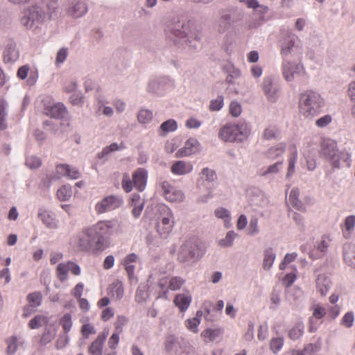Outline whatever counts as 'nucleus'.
Segmentation results:
<instances>
[{
  "instance_id": "nucleus-1",
  "label": "nucleus",
  "mask_w": 355,
  "mask_h": 355,
  "mask_svg": "<svg viewBox=\"0 0 355 355\" xmlns=\"http://www.w3.org/2000/svg\"><path fill=\"white\" fill-rule=\"evenodd\" d=\"M166 32L176 46L191 52L200 48L202 34L189 21L178 20L172 22L167 26Z\"/></svg>"
},
{
  "instance_id": "nucleus-2",
  "label": "nucleus",
  "mask_w": 355,
  "mask_h": 355,
  "mask_svg": "<svg viewBox=\"0 0 355 355\" xmlns=\"http://www.w3.org/2000/svg\"><path fill=\"white\" fill-rule=\"evenodd\" d=\"M116 226L114 220L99 221L86 227V234L93 243L95 249L103 250L106 247L107 238L112 234Z\"/></svg>"
},
{
  "instance_id": "nucleus-3",
  "label": "nucleus",
  "mask_w": 355,
  "mask_h": 355,
  "mask_svg": "<svg viewBox=\"0 0 355 355\" xmlns=\"http://www.w3.org/2000/svg\"><path fill=\"white\" fill-rule=\"evenodd\" d=\"M323 105V98L315 91L306 90L300 95V112L306 119H311L319 114Z\"/></svg>"
},
{
  "instance_id": "nucleus-4",
  "label": "nucleus",
  "mask_w": 355,
  "mask_h": 355,
  "mask_svg": "<svg viewBox=\"0 0 355 355\" xmlns=\"http://www.w3.org/2000/svg\"><path fill=\"white\" fill-rule=\"evenodd\" d=\"M250 134L249 125L244 121L237 123H227L223 126L218 132V138L225 142H241Z\"/></svg>"
},
{
  "instance_id": "nucleus-5",
  "label": "nucleus",
  "mask_w": 355,
  "mask_h": 355,
  "mask_svg": "<svg viewBox=\"0 0 355 355\" xmlns=\"http://www.w3.org/2000/svg\"><path fill=\"white\" fill-rule=\"evenodd\" d=\"M203 255L199 245L194 240H187L183 243L178 252V260L187 266L198 261Z\"/></svg>"
},
{
  "instance_id": "nucleus-6",
  "label": "nucleus",
  "mask_w": 355,
  "mask_h": 355,
  "mask_svg": "<svg viewBox=\"0 0 355 355\" xmlns=\"http://www.w3.org/2000/svg\"><path fill=\"white\" fill-rule=\"evenodd\" d=\"M241 19V15L235 8H223L218 10V17L214 23V29L219 33H224L232 26Z\"/></svg>"
},
{
  "instance_id": "nucleus-7",
  "label": "nucleus",
  "mask_w": 355,
  "mask_h": 355,
  "mask_svg": "<svg viewBox=\"0 0 355 355\" xmlns=\"http://www.w3.org/2000/svg\"><path fill=\"white\" fill-rule=\"evenodd\" d=\"M280 54L283 60H301L303 49L297 36L291 34L284 39L282 44Z\"/></svg>"
},
{
  "instance_id": "nucleus-8",
  "label": "nucleus",
  "mask_w": 355,
  "mask_h": 355,
  "mask_svg": "<svg viewBox=\"0 0 355 355\" xmlns=\"http://www.w3.org/2000/svg\"><path fill=\"white\" fill-rule=\"evenodd\" d=\"M282 71L283 76L287 82H292L295 78L303 76L305 73L302 64L293 62L289 59L282 60Z\"/></svg>"
},
{
  "instance_id": "nucleus-9",
  "label": "nucleus",
  "mask_w": 355,
  "mask_h": 355,
  "mask_svg": "<svg viewBox=\"0 0 355 355\" xmlns=\"http://www.w3.org/2000/svg\"><path fill=\"white\" fill-rule=\"evenodd\" d=\"M45 16L46 12L40 6H33L25 12L21 22L26 28H31L35 22L42 21Z\"/></svg>"
},
{
  "instance_id": "nucleus-10",
  "label": "nucleus",
  "mask_w": 355,
  "mask_h": 355,
  "mask_svg": "<svg viewBox=\"0 0 355 355\" xmlns=\"http://www.w3.org/2000/svg\"><path fill=\"white\" fill-rule=\"evenodd\" d=\"M123 204V198L119 196L111 195L104 198L96 203L95 210L98 214L110 211L120 207Z\"/></svg>"
},
{
  "instance_id": "nucleus-11",
  "label": "nucleus",
  "mask_w": 355,
  "mask_h": 355,
  "mask_svg": "<svg viewBox=\"0 0 355 355\" xmlns=\"http://www.w3.org/2000/svg\"><path fill=\"white\" fill-rule=\"evenodd\" d=\"M163 211V216L161 221L157 223V228L158 233L162 237H166L173 230L175 217L173 211L168 207L164 209Z\"/></svg>"
},
{
  "instance_id": "nucleus-12",
  "label": "nucleus",
  "mask_w": 355,
  "mask_h": 355,
  "mask_svg": "<svg viewBox=\"0 0 355 355\" xmlns=\"http://www.w3.org/2000/svg\"><path fill=\"white\" fill-rule=\"evenodd\" d=\"M338 150L337 143L335 141L330 139L322 141L320 153L331 162L332 166H338V159L336 156Z\"/></svg>"
},
{
  "instance_id": "nucleus-13",
  "label": "nucleus",
  "mask_w": 355,
  "mask_h": 355,
  "mask_svg": "<svg viewBox=\"0 0 355 355\" xmlns=\"http://www.w3.org/2000/svg\"><path fill=\"white\" fill-rule=\"evenodd\" d=\"M200 150V144L196 138H189L186 141L182 148L176 153V157H186L198 153Z\"/></svg>"
},
{
  "instance_id": "nucleus-14",
  "label": "nucleus",
  "mask_w": 355,
  "mask_h": 355,
  "mask_svg": "<svg viewBox=\"0 0 355 355\" xmlns=\"http://www.w3.org/2000/svg\"><path fill=\"white\" fill-rule=\"evenodd\" d=\"M109 331L104 330L101 332L96 338L91 343L88 347L89 355H102L104 343L108 336Z\"/></svg>"
},
{
  "instance_id": "nucleus-15",
  "label": "nucleus",
  "mask_w": 355,
  "mask_h": 355,
  "mask_svg": "<svg viewBox=\"0 0 355 355\" xmlns=\"http://www.w3.org/2000/svg\"><path fill=\"white\" fill-rule=\"evenodd\" d=\"M37 216L47 228L55 230L58 227V220L53 212L40 208Z\"/></svg>"
},
{
  "instance_id": "nucleus-16",
  "label": "nucleus",
  "mask_w": 355,
  "mask_h": 355,
  "mask_svg": "<svg viewBox=\"0 0 355 355\" xmlns=\"http://www.w3.org/2000/svg\"><path fill=\"white\" fill-rule=\"evenodd\" d=\"M88 11L87 3L81 0L72 3L67 9V14L73 18H79L84 16Z\"/></svg>"
},
{
  "instance_id": "nucleus-17",
  "label": "nucleus",
  "mask_w": 355,
  "mask_h": 355,
  "mask_svg": "<svg viewBox=\"0 0 355 355\" xmlns=\"http://www.w3.org/2000/svg\"><path fill=\"white\" fill-rule=\"evenodd\" d=\"M263 90L268 100L275 103L278 99V88L273 84L270 77H266L263 81Z\"/></svg>"
},
{
  "instance_id": "nucleus-18",
  "label": "nucleus",
  "mask_w": 355,
  "mask_h": 355,
  "mask_svg": "<svg viewBox=\"0 0 355 355\" xmlns=\"http://www.w3.org/2000/svg\"><path fill=\"white\" fill-rule=\"evenodd\" d=\"M46 114L52 118L65 119L69 116V112L62 103H56L46 109Z\"/></svg>"
},
{
  "instance_id": "nucleus-19",
  "label": "nucleus",
  "mask_w": 355,
  "mask_h": 355,
  "mask_svg": "<svg viewBox=\"0 0 355 355\" xmlns=\"http://www.w3.org/2000/svg\"><path fill=\"white\" fill-rule=\"evenodd\" d=\"M193 164L190 162L175 161L171 166V171L175 175H185L193 171Z\"/></svg>"
},
{
  "instance_id": "nucleus-20",
  "label": "nucleus",
  "mask_w": 355,
  "mask_h": 355,
  "mask_svg": "<svg viewBox=\"0 0 355 355\" xmlns=\"http://www.w3.org/2000/svg\"><path fill=\"white\" fill-rule=\"evenodd\" d=\"M148 173L144 168H139L132 174V182L139 191H143L146 186Z\"/></svg>"
},
{
  "instance_id": "nucleus-21",
  "label": "nucleus",
  "mask_w": 355,
  "mask_h": 355,
  "mask_svg": "<svg viewBox=\"0 0 355 355\" xmlns=\"http://www.w3.org/2000/svg\"><path fill=\"white\" fill-rule=\"evenodd\" d=\"M201 175L202 176L198 180V187L200 188L203 185L209 189H211L210 184L213 185L214 182L217 180L216 171L207 167L202 170Z\"/></svg>"
},
{
  "instance_id": "nucleus-22",
  "label": "nucleus",
  "mask_w": 355,
  "mask_h": 355,
  "mask_svg": "<svg viewBox=\"0 0 355 355\" xmlns=\"http://www.w3.org/2000/svg\"><path fill=\"white\" fill-rule=\"evenodd\" d=\"M19 57V52L17 49L16 44L12 41L8 42L3 51L4 62H13L17 60Z\"/></svg>"
},
{
  "instance_id": "nucleus-23",
  "label": "nucleus",
  "mask_w": 355,
  "mask_h": 355,
  "mask_svg": "<svg viewBox=\"0 0 355 355\" xmlns=\"http://www.w3.org/2000/svg\"><path fill=\"white\" fill-rule=\"evenodd\" d=\"M286 150V144L284 143H279L274 146L270 147L265 152V157L270 159L274 160L276 159H280L282 157Z\"/></svg>"
},
{
  "instance_id": "nucleus-24",
  "label": "nucleus",
  "mask_w": 355,
  "mask_h": 355,
  "mask_svg": "<svg viewBox=\"0 0 355 355\" xmlns=\"http://www.w3.org/2000/svg\"><path fill=\"white\" fill-rule=\"evenodd\" d=\"M76 240L78 247L82 251H88L94 246L92 241L87 236L85 228L76 235Z\"/></svg>"
},
{
  "instance_id": "nucleus-25",
  "label": "nucleus",
  "mask_w": 355,
  "mask_h": 355,
  "mask_svg": "<svg viewBox=\"0 0 355 355\" xmlns=\"http://www.w3.org/2000/svg\"><path fill=\"white\" fill-rule=\"evenodd\" d=\"M300 191L297 188H293L289 194L288 203L298 211L304 212L306 207L303 202L299 199Z\"/></svg>"
},
{
  "instance_id": "nucleus-26",
  "label": "nucleus",
  "mask_w": 355,
  "mask_h": 355,
  "mask_svg": "<svg viewBox=\"0 0 355 355\" xmlns=\"http://www.w3.org/2000/svg\"><path fill=\"white\" fill-rule=\"evenodd\" d=\"M317 291L324 296L329 291L331 286V281L329 277L324 274L319 275L315 281Z\"/></svg>"
},
{
  "instance_id": "nucleus-27",
  "label": "nucleus",
  "mask_w": 355,
  "mask_h": 355,
  "mask_svg": "<svg viewBox=\"0 0 355 355\" xmlns=\"http://www.w3.org/2000/svg\"><path fill=\"white\" fill-rule=\"evenodd\" d=\"M192 297L187 293H181L175 296L174 303L178 307L180 311H185L191 302Z\"/></svg>"
},
{
  "instance_id": "nucleus-28",
  "label": "nucleus",
  "mask_w": 355,
  "mask_h": 355,
  "mask_svg": "<svg viewBox=\"0 0 355 355\" xmlns=\"http://www.w3.org/2000/svg\"><path fill=\"white\" fill-rule=\"evenodd\" d=\"M249 196L256 197L255 198L250 197V202L252 205L262 207L266 202L263 193L259 189L254 188L250 189L249 191Z\"/></svg>"
},
{
  "instance_id": "nucleus-29",
  "label": "nucleus",
  "mask_w": 355,
  "mask_h": 355,
  "mask_svg": "<svg viewBox=\"0 0 355 355\" xmlns=\"http://www.w3.org/2000/svg\"><path fill=\"white\" fill-rule=\"evenodd\" d=\"M178 128V123L174 119H168L163 122L159 129L158 134L161 137H166L169 132H175Z\"/></svg>"
},
{
  "instance_id": "nucleus-30",
  "label": "nucleus",
  "mask_w": 355,
  "mask_h": 355,
  "mask_svg": "<svg viewBox=\"0 0 355 355\" xmlns=\"http://www.w3.org/2000/svg\"><path fill=\"white\" fill-rule=\"evenodd\" d=\"M123 145L121 144L120 146L116 143H112L110 146H107L103 148V150L98 153L97 157L99 159H103V163L107 160V157L113 152L122 150Z\"/></svg>"
},
{
  "instance_id": "nucleus-31",
  "label": "nucleus",
  "mask_w": 355,
  "mask_h": 355,
  "mask_svg": "<svg viewBox=\"0 0 355 355\" xmlns=\"http://www.w3.org/2000/svg\"><path fill=\"white\" fill-rule=\"evenodd\" d=\"M276 258V254L275 253L272 248H267L263 251V260L262 266L265 270H269L274 263Z\"/></svg>"
},
{
  "instance_id": "nucleus-32",
  "label": "nucleus",
  "mask_w": 355,
  "mask_h": 355,
  "mask_svg": "<svg viewBox=\"0 0 355 355\" xmlns=\"http://www.w3.org/2000/svg\"><path fill=\"white\" fill-rule=\"evenodd\" d=\"M146 90L148 93L162 95L164 92V86L160 80L152 79L148 82Z\"/></svg>"
},
{
  "instance_id": "nucleus-33",
  "label": "nucleus",
  "mask_w": 355,
  "mask_h": 355,
  "mask_svg": "<svg viewBox=\"0 0 355 355\" xmlns=\"http://www.w3.org/2000/svg\"><path fill=\"white\" fill-rule=\"evenodd\" d=\"M284 158L277 161L275 164L270 165L266 169H261L259 175L263 177L268 176L270 175H275L283 168Z\"/></svg>"
},
{
  "instance_id": "nucleus-34",
  "label": "nucleus",
  "mask_w": 355,
  "mask_h": 355,
  "mask_svg": "<svg viewBox=\"0 0 355 355\" xmlns=\"http://www.w3.org/2000/svg\"><path fill=\"white\" fill-rule=\"evenodd\" d=\"M81 322L83 324L80 329V333L84 339H88L91 335L96 334V329L95 327L94 324L89 322L88 318L82 319Z\"/></svg>"
},
{
  "instance_id": "nucleus-35",
  "label": "nucleus",
  "mask_w": 355,
  "mask_h": 355,
  "mask_svg": "<svg viewBox=\"0 0 355 355\" xmlns=\"http://www.w3.org/2000/svg\"><path fill=\"white\" fill-rule=\"evenodd\" d=\"M336 159H338V166H333L334 168H339L340 166V162L345 164L347 167H350L352 164V155L347 150L338 151L336 153Z\"/></svg>"
},
{
  "instance_id": "nucleus-36",
  "label": "nucleus",
  "mask_w": 355,
  "mask_h": 355,
  "mask_svg": "<svg viewBox=\"0 0 355 355\" xmlns=\"http://www.w3.org/2000/svg\"><path fill=\"white\" fill-rule=\"evenodd\" d=\"M304 325L302 322H296L288 331V337L291 340H297L304 334Z\"/></svg>"
},
{
  "instance_id": "nucleus-37",
  "label": "nucleus",
  "mask_w": 355,
  "mask_h": 355,
  "mask_svg": "<svg viewBox=\"0 0 355 355\" xmlns=\"http://www.w3.org/2000/svg\"><path fill=\"white\" fill-rule=\"evenodd\" d=\"M227 76L226 78V82L228 84H233L235 81L241 78V71L235 67L234 65H230L227 67Z\"/></svg>"
},
{
  "instance_id": "nucleus-38",
  "label": "nucleus",
  "mask_w": 355,
  "mask_h": 355,
  "mask_svg": "<svg viewBox=\"0 0 355 355\" xmlns=\"http://www.w3.org/2000/svg\"><path fill=\"white\" fill-rule=\"evenodd\" d=\"M184 199V192L177 189L173 185V190L171 192H168L166 200L171 202H181Z\"/></svg>"
},
{
  "instance_id": "nucleus-39",
  "label": "nucleus",
  "mask_w": 355,
  "mask_h": 355,
  "mask_svg": "<svg viewBox=\"0 0 355 355\" xmlns=\"http://www.w3.org/2000/svg\"><path fill=\"white\" fill-rule=\"evenodd\" d=\"M157 186L160 192L166 198L168 192H171L173 190V185L166 180L164 177H159L157 180Z\"/></svg>"
},
{
  "instance_id": "nucleus-40",
  "label": "nucleus",
  "mask_w": 355,
  "mask_h": 355,
  "mask_svg": "<svg viewBox=\"0 0 355 355\" xmlns=\"http://www.w3.org/2000/svg\"><path fill=\"white\" fill-rule=\"evenodd\" d=\"M7 347V355H15L18 349V338L16 336L12 335L5 340Z\"/></svg>"
},
{
  "instance_id": "nucleus-41",
  "label": "nucleus",
  "mask_w": 355,
  "mask_h": 355,
  "mask_svg": "<svg viewBox=\"0 0 355 355\" xmlns=\"http://www.w3.org/2000/svg\"><path fill=\"white\" fill-rule=\"evenodd\" d=\"M73 191L70 185H63L57 191V197L60 201H67L72 196Z\"/></svg>"
},
{
  "instance_id": "nucleus-42",
  "label": "nucleus",
  "mask_w": 355,
  "mask_h": 355,
  "mask_svg": "<svg viewBox=\"0 0 355 355\" xmlns=\"http://www.w3.org/2000/svg\"><path fill=\"white\" fill-rule=\"evenodd\" d=\"M214 214L216 217L224 219L225 227L230 226V213L227 209L218 207L214 211Z\"/></svg>"
},
{
  "instance_id": "nucleus-43",
  "label": "nucleus",
  "mask_w": 355,
  "mask_h": 355,
  "mask_svg": "<svg viewBox=\"0 0 355 355\" xmlns=\"http://www.w3.org/2000/svg\"><path fill=\"white\" fill-rule=\"evenodd\" d=\"M238 234L233 230L227 232L224 239L218 241V245L223 248L231 247Z\"/></svg>"
},
{
  "instance_id": "nucleus-44",
  "label": "nucleus",
  "mask_w": 355,
  "mask_h": 355,
  "mask_svg": "<svg viewBox=\"0 0 355 355\" xmlns=\"http://www.w3.org/2000/svg\"><path fill=\"white\" fill-rule=\"evenodd\" d=\"M153 117V112L148 109H141L137 114V120L140 123H150Z\"/></svg>"
},
{
  "instance_id": "nucleus-45",
  "label": "nucleus",
  "mask_w": 355,
  "mask_h": 355,
  "mask_svg": "<svg viewBox=\"0 0 355 355\" xmlns=\"http://www.w3.org/2000/svg\"><path fill=\"white\" fill-rule=\"evenodd\" d=\"M6 108L7 103L4 101H0V130H5L7 128Z\"/></svg>"
},
{
  "instance_id": "nucleus-46",
  "label": "nucleus",
  "mask_w": 355,
  "mask_h": 355,
  "mask_svg": "<svg viewBox=\"0 0 355 355\" xmlns=\"http://www.w3.org/2000/svg\"><path fill=\"white\" fill-rule=\"evenodd\" d=\"M55 334L56 333L54 329L51 330L50 329H45L40 340V345L45 346L51 342L54 339Z\"/></svg>"
},
{
  "instance_id": "nucleus-47",
  "label": "nucleus",
  "mask_w": 355,
  "mask_h": 355,
  "mask_svg": "<svg viewBox=\"0 0 355 355\" xmlns=\"http://www.w3.org/2000/svg\"><path fill=\"white\" fill-rule=\"evenodd\" d=\"M202 311H198L196 318L188 319L185 322L187 327L193 333H197L198 331V327L200 324V320L198 318V317L202 315Z\"/></svg>"
},
{
  "instance_id": "nucleus-48",
  "label": "nucleus",
  "mask_w": 355,
  "mask_h": 355,
  "mask_svg": "<svg viewBox=\"0 0 355 355\" xmlns=\"http://www.w3.org/2000/svg\"><path fill=\"white\" fill-rule=\"evenodd\" d=\"M148 297V293L145 286H139L135 295V301L138 303H144Z\"/></svg>"
},
{
  "instance_id": "nucleus-49",
  "label": "nucleus",
  "mask_w": 355,
  "mask_h": 355,
  "mask_svg": "<svg viewBox=\"0 0 355 355\" xmlns=\"http://www.w3.org/2000/svg\"><path fill=\"white\" fill-rule=\"evenodd\" d=\"M60 323L62 325L65 334H68L71 329L73 322L71 315L70 313H65L60 319Z\"/></svg>"
},
{
  "instance_id": "nucleus-50",
  "label": "nucleus",
  "mask_w": 355,
  "mask_h": 355,
  "mask_svg": "<svg viewBox=\"0 0 355 355\" xmlns=\"http://www.w3.org/2000/svg\"><path fill=\"white\" fill-rule=\"evenodd\" d=\"M219 330L213 329H207L202 332V336L205 342H212L219 336Z\"/></svg>"
},
{
  "instance_id": "nucleus-51",
  "label": "nucleus",
  "mask_w": 355,
  "mask_h": 355,
  "mask_svg": "<svg viewBox=\"0 0 355 355\" xmlns=\"http://www.w3.org/2000/svg\"><path fill=\"white\" fill-rule=\"evenodd\" d=\"M185 280L183 278L178 276L173 277L170 279L168 288L171 291H177L182 286Z\"/></svg>"
},
{
  "instance_id": "nucleus-52",
  "label": "nucleus",
  "mask_w": 355,
  "mask_h": 355,
  "mask_svg": "<svg viewBox=\"0 0 355 355\" xmlns=\"http://www.w3.org/2000/svg\"><path fill=\"white\" fill-rule=\"evenodd\" d=\"M69 272L68 262L67 263H59L57 266V276L61 282H64L67 278Z\"/></svg>"
},
{
  "instance_id": "nucleus-53",
  "label": "nucleus",
  "mask_w": 355,
  "mask_h": 355,
  "mask_svg": "<svg viewBox=\"0 0 355 355\" xmlns=\"http://www.w3.org/2000/svg\"><path fill=\"white\" fill-rule=\"evenodd\" d=\"M297 150H295L293 154L290 156V157L288 158V171H287V173H286V178H290L291 177L293 173H295V163L297 162Z\"/></svg>"
},
{
  "instance_id": "nucleus-54",
  "label": "nucleus",
  "mask_w": 355,
  "mask_h": 355,
  "mask_svg": "<svg viewBox=\"0 0 355 355\" xmlns=\"http://www.w3.org/2000/svg\"><path fill=\"white\" fill-rule=\"evenodd\" d=\"M224 105V97L222 95H218L216 98L212 99L210 101L209 110L212 112L219 111Z\"/></svg>"
},
{
  "instance_id": "nucleus-55",
  "label": "nucleus",
  "mask_w": 355,
  "mask_h": 355,
  "mask_svg": "<svg viewBox=\"0 0 355 355\" xmlns=\"http://www.w3.org/2000/svg\"><path fill=\"white\" fill-rule=\"evenodd\" d=\"M354 322V313L353 311L347 312L340 321V324L346 328H351L353 327Z\"/></svg>"
},
{
  "instance_id": "nucleus-56",
  "label": "nucleus",
  "mask_w": 355,
  "mask_h": 355,
  "mask_svg": "<svg viewBox=\"0 0 355 355\" xmlns=\"http://www.w3.org/2000/svg\"><path fill=\"white\" fill-rule=\"evenodd\" d=\"M41 164V159L35 155L28 156L26 159V165L30 168H39Z\"/></svg>"
},
{
  "instance_id": "nucleus-57",
  "label": "nucleus",
  "mask_w": 355,
  "mask_h": 355,
  "mask_svg": "<svg viewBox=\"0 0 355 355\" xmlns=\"http://www.w3.org/2000/svg\"><path fill=\"white\" fill-rule=\"evenodd\" d=\"M69 101L74 106L82 107L84 104V96L81 92L73 93L69 97Z\"/></svg>"
},
{
  "instance_id": "nucleus-58",
  "label": "nucleus",
  "mask_w": 355,
  "mask_h": 355,
  "mask_svg": "<svg viewBox=\"0 0 355 355\" xmlns=\"http://www.w3.org/2000/svg\"><path fill=\"white\" fill-rule=\"evenodd\" d=\"M127 318L123 315H119L114 323V332L121 334L123 332V328L127 323Z\"/></svg>"
},
{
  "instance_id": "nucleus-59",
  "label": "nucleus",
  "mask_w": 355,
  "mask_h": 355,
  "mask_svg": "<svg viewBox=\"0 0 355 355\" xmlns=\"http://www.w3.org/2000/svg\"><path fill=\"white\" fill-rule=\"evenodd\" d=\"M284 339L282 338H272L270 343V348L274 353H277L283 347Z\"/></svg>"
},
{
  "instance_id": "nucleus-60",
  "label": "nucleus",
  "mask_w": 355,
  "mask_h": 355,
  "mask_svg": "<svg viewBox=\"0 0 355 355\" xmlns=\"http://www.w3.org/2000/svg\"><path fill=\"white\" fill-rule=\"evenodd\" d=\"M27 299L32 307H36L41 304L42 295L40 293H33L28 295Z\"/></svg>"
},
{
  "instance_id": "nucleus-61",
  "label": "nucleus",
  "mask_w": 355,
  "mask_h": 355,
  "mask_svg": "<svg viewBox=\"0 0 355 355\" xmlns=\"http://www.w3.org/2000/svg\"><path fill=\"white\" fill-rule=\"evenodd\" d=\"M69 171V165L67 164H58L55 168V173L54 177L60 179L62 176H66Z\"/></svg>"
},
{
  "instance_id": "nucleus-62",
  "label": "nucleus",
  "mask_w": 355,
  "mask_h": 355,
  "mask_svg": "<svg viewBox=\"0 0 355 355\" xmlns=\"http://www.w3.org/2000/svg\"><path fill=\"white\" fill-rule=\"evenodd\" d=\"M242 111L241 105L236 101H233L230 104V113L234 117H238Z\"/></svg>"
},
{
  "instance_id": "nucleus-63",
  "label": "nucleus",
  "mask_w": 355,
  "mask_h": 355,
  "mask_svg": "<svg viewBox=\"0 0 355 355\" xmlns=\"http://www.w3.org/2000/svg\"><path fill=\"white\" fill-rule=\"evenodd\" d=\"M69 338L67 334H60L59 335L56 342H55V348L57 349H61L64 348L69 343Z\"/></svg>"
},
{
  "instance_id": "nucleus-64",
  "label": "nucleus",
  "mask_w": 355,
  "mask_h": 355,
  "mask_svg": "<svg viewBox=\"0 0 355 355\" xmlns=\"http://www.w3.org/2000/svg\"><path fill=\"white\" fill-rule=\"evenodd\" d=\"M259 231L258 219L255 217L252 218L248 227V234L254 236L258 234Z\"/></svg>"
}]
</instances>
